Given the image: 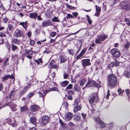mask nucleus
<instances>
[{"label":"nucleus","mask_w":130,"mask_h":130,"mask_svg":"<svg viewBox=\"0 0 130 130\" xmlns=\"http://www.w3.org/2000/svg\"><path fill=\"white\" fill-rule=\"evenodd\" d=\"M26 90H25L23 88L19 92V94L20 96H21L24 95L25 93L26 92Z\"/></svg>","instance_id":"34"},{"label":"nucleus","mask_w":130,"mask_h":130,"mask_svg":"<svg viewBox=\"0 0 130 130\" xmlns=\"http://www.w3.org/2000/svg\"><path fill=\"white\" fill-rule=\"evenodd\" d=\"M124 21L126 22L127 24L130 25V18L127 19L125 18Z\"/></svg>","instance_id":"48"},{"label":"nucleus","mask_w":130,"mask_h":130,"mask_svg":"<svg viewBox=\"0 0 130 130\" xmlns=\"http://www.w3.org/2000/svg\"><path fill=\"white\" fill-rule=\"evenodd\" d=\"M67 92L68 94L69 95H73L74 94V92L72 90H68Z\"/></svg>","instance_id":"56"},{"label":"nucleus","mask_w":130,"mask_h":130,"mask_svg":"<svg viewBox=\"0 0 130 130\" xmlns=\"http://www.w3.org/2000/svg\"><path fill=\"white\" fill-rule=\"evenodd\" d=\"M31 85L32 84L31 83L28 84L26 85L23 88L27 92V90L30 88Z\"/></svg>","instance_id":"32"},{"label":"nucleus","mask_w":130,"mask_h":130,"mask_svg":"<svg viewBox=\"0 0 130 130\" xmlns=\"http://www.w3.org/2000/svg\"><path fill=\"white\" fill-rule=\"evenodd\" d=\"M125 92L126 94L127 95L128 97V100H130V95L128 96L129 94V89H127L125 90Z\"/></svg>","instance_id":"43"},{"label":"nucleus","mask_w":130,"mask_h":130,"mask_svg":"<svg viewBox=\"0 0 130 130\" xmlns=\"http://www.w3.org/2000/svg\"><path fill=\"white\" fill-rule=\"evenodd\" d=\"M74 111L75 112H76L78 110H80L81 108V105L80 104L76 105L74 107Z\"/></svg>","instance_id":"17"},{"label":"nucleus","mask_w":130,"mask_h":130,"mask_svg":"<svg viewBox=\"0 0 130 130\" xmlns=\"http://www.w3.org/2000/svg\"><path fill=\"white\" fill-rule=\"evenodd\" d=\"M37 50L36 51H33L31 50H29L28 54L30 55L32 54L37 53L39 52L40 48L39 47H36Z\"/></svg>","instance_id":"22"},{"label":"nucleus","mask_w":130,"mask_h":130,"mask_svg":"<svg viewBox=\"0 0 130 130\" xmlns=\"http://www.w3.org/2000/svg\"><path fill=\"white\" fill-rule=\"evenodd\" d=\"M101 62L100 60L97 59L95 61L94 64L96 67H99L100 68L101 66Z\"/></svg>","instance_id":"24"},{"label":"nucleus","mask_w":130,"mask_h":130,"mask_svg":"<svg viewBox=\"0 0 130 130\" xmlns=\"http://www.w3.org/2000/svg\"><path fill=\"white\" fill-rule=\"evenodd\" d=\"M99 124L100 125V127L102 128L105 127L106 125V124L102 121H101Z\"/></svg>","instance_id":"35"},{"label":"nucleus","mask_w":130,"mask_h":130,"mask_svg":"<svg viewBox=\"0 0 130 130\" xmlns=\"http://www.w3.org/2000/svg\"><path fill=\"white\" fill-rule=\"evenodd\" d=\"M16 106L17 105L15 104H14L12 105H11L10 107L12 111H15L17 110L16 108Z\"/></svg>","instance_id":"30"},{"label":"nucleus","mask_w":130,"mask_h":130,"mask_svg":"<svg viewBox=\"0 0 130 130\" xmlns=\"http://www.w3.org/2000/svg\"><path fill=\"white\" fill-rule=\"evenodd\" d=\"M16 90L15 88H14L11 91L10 94L9 95L10 98H13L15 94Z\"/></svg>","instance_id":"23"},{"label":"nucleus","mask_w":130,"mask_h":130,"mask_svg":"<svg viewBox=\"0 0 130 130\" xmlns=\"http://www.w3.org/2000/svg\"><path fill=\"white\" fill-rule=\"evenodd\" d=\"M124 75L126 77L129 78L130 76L129 72L127 71H125L124 73Z\"/></svg>","instance_id":"39"},{"label":"nucleus","mask_w":130,"mask_h":130,"mask_svg":"<svg viewBox=\"0 0 130 130\" xmlns=\"http://www.w3.org/2000/svg\"><path fill=\"white\" fill-rule=\"evenodd\" d=\"M107 125L109 129H111L113 128V126L112 123H111L110 124H107Z\"/></svg>","instance_id":"50"},{"label":"nucleus","mask_w":130,"mask_h":130,"mask_svg":"<svg viewBox=\"0 0 130 130\" xmlns=\"http://www.w3.org/2000/svg\"><path fill=\"white\" fill-rule=\"evenodd\" d=\"M27 22L26 21L25 22H20L19 23V25H21L25 29L27 27Z\"/></svg>","instance_id":"31"},{"label":"nucleus","mask_w":130,"mask_h":130,"mask_svg":"<svg viewBox=\"0 0 130 130\" xmlns=\"http://www.w3.org/2000/svg\"><path fill=\"white\" fill-rule=\"evenodd\" d=\"M21 111L22 112H24L28 109V108L26 106L22 107L20 108Z\"/></svg>","instance_id":"36"},{"label":"nucleus","mask_w":130,"mask_h":130,"mask_svg":"<svg viewBox=\"0 0 130 130\" xmlns=\"http://www.w3.org/2000/svg\"><path fill=\"white\" fill-rule=\"evenodd\" d=\"M56 32H51L50 34V36L51 37H54L56 35Z\"/></svg>","instance_id":"62"},{"label":"nucleus","mask_w":130,"mask_h":130,"mask_svg":"<svg viewBox=\"0 0 130 130\" xmlns=\"http://www.w3.org/2000/svg\"><path fill=\"white\" fill-rule=\"evenodd\" d=\"M66 6L67 8L70 9H74V7L71 6L68 4H66Z\"/></svg>","instance_id":"47"},{"label":"nucleus","mask_w":130,"mask_h":130,"mask_svg":"<svg viewBox=\"0 0 130 130\" xmlns=\"http://www.w3.org/2000/svg\"><path fill=\"white\" fill-rule=\"evenodd\" d=\"M87 49V48L85 47L82 50L80 53L77 56L76 58L77 59H79L85 53Z\"/></svg>","instance_id":"13"},{"label":"nucleus","mask_w":130,"mask_h":130,"mask_svg":"<svg viewBox=\"0 0 130 130\" xmlns=\"http://www.w3.org/2000/svg\"><path fill=\"white\" fill-rule=\"evenodd\" d=\"M49 91L47 90L48 92L51 91H56L58 92H59L58 88L56 87H53L52 88H50L49 89Z\"/></svg>","instance_id":"40"},{"label":"nucleus","mask_w":130,"mask_h":130,"mask_svg":"<svg viewBox=\"0 0 130 130\" xmlns=\"http://www.w3.org/2000/svg\"><path fill=\"white\" fill-rule=\"evenodd\" d=\"M107 80L108 86L112 87L116 85L117 78L113 74H110L108 76Z\"/></svg>","instance_id":"1"},{"label":"nucleus","mask_w":130,"mask_h":130,"mask_svg":"<svg viewBox=\"0 0 130 130\" xmlns=\"http://www.w3.org/2000/svg\"><path fill=\"white\" fill-rule=\"evenodd\" d=\"M30 121L31 123L34 124L36 123V118L34 117H31L30 119Z\"/></svg>","instance_id":"29"},{"label":"nucleus","mask_w":130,"mask_h":130,"mask_svg":"<svg viewBox=\"0 0 130 130\" xmlns=\"http://www.w3.org/2000/svg\"><path fill=\"white\" fill-rule=\"evenodd\" d=\"M52 23L50 20L44 21L42 23V27H46L48 26H51Z\"/></svg>","instance_id":"10"},{"label":"nucleus","mask_w":130,"mask_h":130,"mask_svg":"<svg viewBox=\"0 0 130 130\" xmlns=\"http://www.w3.org/2000/svg\"><path fill=\"white\" fill-rule=\"evenodd\" d=\"M73 116V115L72 113L69 112L66 113L65 115V120L68 121L70 120Z\"/></svg>","instance_id":"9"},{"label":"nucleus","mask_w":130,"mask_h":130,"mask_svg":"<svg viewBox=\"0 0 130 130\" xmlns=\"http://www.w3.org/2000/svg\"><path fill=\"white\" fill-rule=\"evenodd\" d=\"M3 22L4 23H6L8 20V19L6 17L4 18H3Z\"/></svg>","instance_id":"63"},{"label":"nucleus","mask_w":130,"mask_h":130,"mask_svg":"<svg viewBox=\"0 0 130 130\" xmlns=\"http://www.w3.org/2000/svg\"><path fill=\"white\" fill-rule=\"evenodd\" d=\"M117 91L118 93V94L119 95H121L122 93V91L121 88L118 89L117 90Z\"/></svg>","instance_id":"64"},{"label":"nucleus","mask_w":130,"mask_h":130,"mask_svg":"<svg viewBox=\"0 0 130 130\" xmlns=\"http://www.w3.org/2000/svg\"><path fill=\"white\" fill-rule=\"evenodd\" d=\"M68 51L69 53V54L72 56L74 55L75 54L74 51L72 49H69L68 50Z\"/></svg>","instance_id":"45"},{"label":"nucleus","mask_w":130,"mask_h":130,"mask_svg":"<svg viewBox=\"0 0 130 130\" xmlns=\"http://www.w3.org/2000/svg\"><path fill=\"white\" fill-rule=\"evenodd\" d=\"M67 58L66 56L64 55L62 56L61 57L60 59V63H63L66 62Z\"/></svg>","instance_id":"21"},{"label":"nucleus","mask_w":130,"mask_h":130,"mask_svg":"<svg viewBox=\"0 0 130 130\" xmlns=\"http://www.w3.org/2000/svg\"><path fill=\"white\" fill-rule=\"evenodd\" d=\"M97 81L99 82V83H97L91 79H89L86 84V86H87L88 87L92 86L99 88L100 86L101 83L100 81Z\"/></svg>","instance_id":"2"},{"label":"nucleus","mask_w":130,"mask_h":130,"mask_svg":"<svg viewBox=\"0 0 130 130\" xmlns=\"http://www.w3.org/2000/svg\"><path fill=\"white\" fill-rule=\"evenodd\" d=\"M35 95L33 92H31L28 93L26 96V98L28 99L33 96Z\"/></svg>","instance_id":"33"},{"label":"nucleus","mask_w":130,"mask_h":130,"mask_svg":"<svg viewBox=\"0 0 130 130\" xmlns=\"http://www.w3.org/2000/svg\"><path fill=\"white\" fill-rule=\"evenodd\" d=\"M122 8L128 11L130 9V3L127 1L122 2Z\"/></svg>","instance_id":"4"},{"label":"nucleus","mask_w":130,"mask_h":130,"mask_svg":"<svg viewBox=\"0 0 130 130\" xmlns=\"http://www.w3.org/2000/svg\"><path fill=\"white\" fill-rule=\"evenodd\" d=\"M86 17H87V20L88 23L90 25L91 24L92 21L91 20V18L88 15H87Z\"/></svg>","instance_id":"41"},{"label":"nucleus","mask_w":130,"mask_h":130,"mask_svg":"<svg viewBox=\"0 0 130 130\" xmlns=\"http://www.w3.org/2000/svg\"><path fill=\"white\" fill-rule=\"evenodd\" d=\"M59 121L60 124L62 126L64 127H65L66 124L63 123L61 119H59Z\"/></svg>","instance_id":"54"},{"label":"nucleus","mask_w":130,"mask_h":130,"mask_svg":"<svg viewBox=\"0 0 130 130\" xmlns=\"http://www.w3.org/2000/svg\"><path fill=\"white\" fill-rule=\"evenodd\" d=\"M40 90H42L43 91V93H42L41 92H39L38 93L39 94V96L40 97H42L44 98V97H45L46 94L48 92V91H43V88H41Z\"/></svg>","instance_id":"15"},{"label":"nucleus","mask_w":130,"mask_h":130,"mask_svg":"<svg viewBox=\"0 0 130 130\" xmlns=\"http://www.w3.org/2000/svg\"><path fill=\"white\" fill-rule=\"evenodd\" d=\"M12 50L13 51H14L17 49V46L14 45L12 44Z\"/></svg>","instance_id":"55"},{"label":"nucleus","mask_w":130,"mask_h":130,"mask_svg":"<svg viewBox=\"0 0 130 130\" xmlns=\"http://www.w3.org/2000/svg\"><path fill=\"white\" fill-rule=\"evenodd\" d=\"M73 88V85L72 84H69L66 87V89H71Z\"/></svg>","instance_id":"58"},{"label":"nucleus","mask_w":130,"mask_h":130,"mask_svg":"<svg viewBox=\"0 0 130 130\" xmlns=\"http://www.w3.org/2000/svg\"><path fill=\"white\" fill-rule=\"evenodd\" d=\"M78 105H79L78 100L77 99H75L74 104H73L74 107H75V106Z\"/></svg>","instance_id":"44"},{"label":"nucleus","mask_w":130,"mask_h":130,"mask_svg":"<svg viewBox=\"0 0 130 130\" xmlns=\"http://www.w3.org/2000/svg\"><path fill=\"white\" fill-rule=\"evenodd\" d=\"M115 66L114 63L113 62H111L109 65L108 67L109 69H111V68H112L114 67Z\"/></svg>","instance_id":"49"},{"label":"nucleus","mask_w":130,"mask_h":130,"mask_svg":"<svg viewBox=\"0 0 130 130\" xmlns=\"http://www.w3.org/2000/svg\"><path fill=\"white\" fill-rule=\"evenodd\" d=\"M111 54L113 55L114 56L116 57H119L120 54V53L117 50H116L115 49H112L111 51Z\"/></svg>","instance_id":"7"},{"label":"nucleus","mask_w":130,"mask_h":130,"mask_svg":"<svg viewBox=\"0 0 130 130\" xmlns=\"http://www.w3.org/2000/svg\"><path fill=\"white\" fill-rule=\"evenodd\" d=\"M55 61L54 60H52L48 65V67L49 69L55 68L57 70V68H58L57 65L54 64Z\"/></svg>","instance_id":"8"},{"label":"nucleus","mask_w":130,"mask_h":130,"mask_svg":"<svg viewBox=\"0 0 130 130\" xmlns=\"http://www.w3.org/2000/svg\"><path fill=\"white\" fill-rule=\"evenodd\" d=\"M87 80V78H85L81 79L80 82V84L81 86H83Z\"/></svg>","instance_id":"28"},{"label":"nucleus","mask_w":130,"mask_h":130,"mask_svg":"<svg viewBox=\"0 0 130 130\" xmlns=\"http://www.w3.org/2000/svg\"><path fill=\"white\" fill-rule=\"evenodd\" d=\"M95 7L96 8V12L95 13V15L97 17H98L100 15L101 11V7L98 6L96 5H95Z\"/></svg>","instance_id":"14"},{"label":"nucleus","mask_w":130,"mask_h":130,"mask_svg":"<svg viewBox=\"0 0 130 130\" xmlns=\"http://www.w3.org/2000/svg\"><path fill=\"white\" fill-rule=\"evenodd\" d=\"M98 37L101 41H103L107 38L108 37L106 35H99Z\"/></svg>","instance_id":"16"},{"label":"nucleus","mask_w":130,"mask_h":130,"mask_svg":"<svg viewBox=\"0 0 130 130\" xmlns=\"http://www.w3.org/2000/svg\"><path fill=\"white\" fill-rule=\"evenodd\" d=\"M95 121L96 122L99 124L101 121H102L101 120V119L100 117H98L95 118Z\"/></svg>","instance_id":"52"},{"label":"nucleus","mask_w":130,"mask_h":130,"mask_svg":"<svg viewBox=\"0 0 130 130\" xmlns=\"http://www.w3.org/2000/svg\"><path fill=\"white\" fill-rule=\"evenodd\" d=\"M49 121V118L48 116H43L41 120L42 123L44 124L48 123Z\"/></svg>","instance_id":"11"},{"label":"nucleus","mask_w":130,"mask_h":130,"mask_svg":"<svg viewBox=\"0 0 130 130\" xmlns=\"http://www.w3.org/2000/svg\"><path fill=\"white\" fill-rule=\"evenodd\" d=\"M107 4V3L106 2H105L103 3V8L105 10L106 9V5Z\"/></svg>","instance_id":"61"},{"label":"nucleus","mask_w":130,"mask_h":130,"mask_svg":"<svg viewBox=\"0 0 130 130\" xmlns=\"http://www.w3.org/2000/svg\"><path fill=\"white\" fill-rule=\"evenodd\" d=\"M38 107L36 105H31L30 108V110L32 111H35L37 110Z\"/></svg>","instance_id":"19"},{"label":"nucleus","mask_w":130,"mask_h":130,"mask_svg":"<svg viewBox=\"0 0 130 130\" xmlns=\"http://www.w3.org/2000/svg\"><path fill=\"white\" fill-rule=\"evenodd\" d=\"M23 35V32L19 29H16L14 32V36L16 38L22 37Z\"/></svg>","instance_id":"5"},{"label":"nucleus","mask_w":130,"mask_h":130,"mask_svg":"<svg viewBox=\"0 0 130 130\" xmlns=\"http://www.w3.org/2000/svg\"><path fill=\"white\" fill-rule=\"evenodd\" d=\"M35 62L37 63L38 64H39L40 63H42L41 58H39L37 60H34Z\"/></svg>","instance_id":"42"},{"label":"nucleus","mask_w":130,"mask_h":130,"mask_svg":"<svg viewBox=\"0 0 130 130\" xmlns=\"http://www.w3.org/2000/svg\"><path fill=\"white\" fill-rule=\"evenodd\" d=\"M90 60L89 59H85L82 60V64L83 67L89 66L91 64Z\"/></svg>","instance_id":"6"},{"label":"nucleus","mask_w":130,"mask_h":130,"mask_svg":"<svg viewBox=\"0 0 130 130\" xmlns=\"http://www.w3.org/2000/svg\"><path fill=\"white\" fill-rule=\"evenodd\" d=\"M121 63V62H119L118 61L116 60L115 61V63L114 64V65L116 67L117 66H119L120 63Z\"/></svg>","instance_id":"60"},{"label":"nucleus","mask_w":130,"mask_h":130,"mask_svg":"<svg viewBox=\"0 0 130 130\" xmlns=\"http://www.w3.org/2000/svg\"><path fill=\"white\" fill-rule=\"evenodd\" d=\"M12 42L14 44L19 45L21 42L20 40L16 38H14L12 40Z\"/></svg>","instance_id":"26"},{"label":"nucleus","mask_w":130,"mask_h":130,"mask_svg":"<svg viewBox=\"0 0 130 130\" xmlns=\"http://www.w3.org/2000/svg\"><path fill=\"white\" fill-rule=\"evenodd\" d=\"M29 17L31 18H33L34 19H36L37 17L38 14L35 12H32L30 13L29 14Z\"/></svg>","instance_id":"18"},{"label":"nucleus","mask_w":130,"mask_h":130,"mask_svg":"<svg viewBox=\"0 0 130 130\" xmlns=\"http://www.w3.org/2000/svg\"><path fill=\"white\" fill-rule=\"evenodd\" d=\"M9 78H12L13 79H14V77L12 74L11 75H6L2 78L3 80L2 81H4L5 80H7Z\"/></svg>","instance_id":"12"},{"label":"nucleus","mask_w":130,"mask_h":130,"mask_svg":"<svg viewBox=\"0 0 130 130\" xmlns=\"http://www.w3.org/2000/svg\"><path fill=\"white\" fill-rule=\"evenodd\" d=\"M69 82L68 81L63 82L61 83V86L63 87H65L68 84Z\"/></svg>","instance_id":"38"},{"label":"nucleus","mask_w":130,"mask_h":130,"mask_svg":"<svg viewBox=\"0 0 130 130\" xmlns=\"http://www.w3.org/2000/svg\"><path fill=\"white\" fill-rule=\"evenodd\" d=\"M63 78L64 79H66L69 76V75L68 74L66 73H64L63 74Z\"/></svg>","instance_id":"59"},{"label":"nucleus","mask_w":130,"mask_h":130,"mask_svg":"<svg viewBox=\"0 0 130 130\" xmlns=\"http://www.w3.org/2000/svg\"><path fill=\"white\" fill-rule=\"evenodd\" d=\"M89 97L90 99L89 101L91 106L94 103L95 100L98 98L97 94L95 93L90 94L89 96Z\"/></svg>","instance_id":"3"},{"label":"nucleus","mask_w":130,"mask_h":130,"mask_svg":"<svg viewBox=\"0 0 130 130\" xmlns=\"http://www.w3.org/2000/svg\"><path fill=\"white\" fill-rule=\"evenodd\" d=\"M45 50L43 53H45L46 54H48L50 52L51 48L48 46L46 45L45 46Z\"/></svg>","instance_id":"20"},{"label":"nucleus","mask_w":130,"mask_h":130,"mask_svg":"<svg viewBox=\"0 0 130 130\" xmlns=\"http://www.w3.org/2000/svg\"><path fill=\"white\" fill-rule=\"evenodd\" d=\"M74 90L75 91L78 92L80 90L79 86L78 84L76 83L75 84L74 86Z\"/></svg>","instance_id":"25"},{"label":"nucleus","mask_w":130,"mask_h":130,"mask_svg":"<svg viewBox=\"0 0 130 130\" xmlns=\"http://www.w3.org/2000/svg\"><path fill=\"white\" fill-rule=\"evenodd\" d=\"M9 59L8 58H6L4 61L3 64L4 66H8L9 65V63H8Z\"/></svg>","instance_id":"37"},{"label":"nucleus","mask_w":130,"mask_h":130,"mask_svg":"<svg viewBox=\"0 0 130 130\" xmlns=\"http://www.w3.org/2000/svg\"><path fill=\"white\" fill-rule=\"evenodd\" d=\"M126 42H125L124 43V47L126 49L128 48L130 46L129 43L127 41V40H125Z\"/></svg>","instance_id":"27"},{"label":"nucleus","mask_w":130,"mask_h":130,"mask_svg":"<svg viewBox=\"0 0 130 130\" xmlns=\"http://www.w3.org/2000/svg\"><path fill=\"white\" fill-rule=\"evenodd\" d=\"M66 18L67 19H68L70 18H74V17L72 15L68 13L67 14Z\"/></svg>","instance_id":"46"},{"label":"nucleus","mask_w":130,"mask_h":130,"mask_svg":"<svg viewBox=\"0 0 130 130\" xmlns=\"http://www.w3.org/2000/svg\"><path fill=\"white\" fill-rule=\"evenodd\" d=\"M6 120V122L9 124H10L12 122V120L10 118H7Z\"/></svg>","instance_id":"57"},{"label":"nucleus","mask_w":130,"mask_h":130,"mask_svg":"<svg viewBox=\"0 0 130 130\" xmlns=\"http://www.w3.org/2000/svg\"><path fill=\"white\" fill-rule=\"evenodd\" d=\"M101 41L99 38L97 37V38L96 39L95 41V42L96 44H100L102 43Z\"/></svg>","instance_id":"51"},{"label":"nucleus","mask_w":130,"mask_h":130,"mask_svg":"<svg viewBox=\"0 0 130 130\" xmlns=\"http://www.w3.org/2000/svg\"><path fill=\"white\" fill-rule=\"evenodd\" d=\"M52 20L53 22H59V20L58 19L57 17H54L52 19Z\"/></svg>","instance_id":"53"}]
</instances>
